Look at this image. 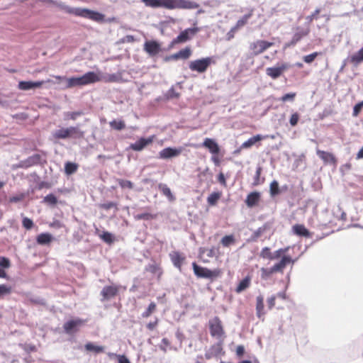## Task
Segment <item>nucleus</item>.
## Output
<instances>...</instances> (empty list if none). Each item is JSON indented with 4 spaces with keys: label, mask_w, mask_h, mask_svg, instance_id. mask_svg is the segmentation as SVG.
Wrapping results in <instances>:
<instances>
[{
    "label": "nucleus",
    "mask_w": 363,
    "mask_h": 363,
    "mask_svg": "<svg viewBox=\"0 0 363 363\" xmlns=\"http://www.w3.org/2000/svg\"><path fill=\"white\" fill-rule=\"evenodd\" d=\"M169 257L171 258V261L172 262L174 266L177 268L181 269V266L182 264L183 261L185 257L182 255V254L177 251H173L169 254Z\"/></svg>",
    "instance_id": "4be33fe9"
},
{
    "label": "nucleus",
    "mask_w": 363,
    "mask_h": 363,
    "mask_svg": "<svg viewBox=\"0 0 363 363\" xmlns=\"http://www.w3.org/2000/svg\"><path fill=\"white\" fill-rule=\"evenodd\" d=\"M262 172V167L258 165L256 168L255 174L253 178V182L252 184V186H259L264 183L265 178L261 177Z\"/></svg>",
    "instance_id": "a878e982"
},
{
    "label": "nucleus",
    "mask_w": 363,
    "mask_h": 363,
    "mask_svg": "<svg viewBox=\"0 0 363 363\" xmlns=\"http://www.w3.org/2000/svg\"><path fill=\"white\" fill-rule=\"evenodd\" d=\"M290 249V247H286L284 248H279V250H276L273 254L272 257V259H278L279 257L281 258L283 257L284 253H286Z\"/></svg>",
    "instance_id": "a19ab883"
},
{
    "label": "nucleus",
    "mask_w": 363,
    "mask_h": 363,
    "mask_svg": "<svg viewBox=\"0 0 363 363\" xmlns=\"http://www.w3.org/2000/svg\"><path fill=\"white\" fill-rule=\"evenodd\" d=\"M199 31V28L197 27L186 28L179 33L173 40V43H179L186 42L191 40Z\"/></svg>",
    "instance_id": "1a4fd4ad"
},
{
    "label": "nucleus",
    "mask_w": 363,
    "mask_h": 363,
    "mask_svg": "<svg viewBox=\"0 0 363 363\" xmlns=\"http://www.w3.org/2000/svg\"><path fill=\"white\" fill-rule=\"evenodd\" d=\"M46 162L45 156L43 154L35 153L24 160L20 161L18 167L28 168L33 165L42 164Z\"/></svg>",
    "instance_id": "423d86ee"
},
{
    "label": "nucleus",
    "mask_w": 363,
    "mask_h": 363,
    "mask_svg": "<svg viewBox=\"0 0 363 363\" xmlns=\"http://www.w3.org/2000/svg\"><path fill=\"white\" fill-rule=\"evenodd\" d=\"M234 242V237L233 235H225L221 240V244L224 247H228Z\"/></svg>",
    "instance_id": "49530a36"
},
{
    "label": "nucleus",
    "mask_w": 363,
    "mask_h": 363,
    "mask_svg": "<svg viewBox=\"0 0 363 363\" xmlns=\"http://www.w3.org/2000/svg\"><path fill=\"white\" fill-rule=\"evenodd\" d=\"M182 147H179V148L170 147H166V148L162 149L159 152V158L163 159V160H167V159L176 157L179 156L182 153Z\"/></svg>",
    "instance_id": "9b49d317"
},
{
    "label": "nucleus",
    "mask_w": 363,
    "mask_h": 363,
    "mask_svg": "<svg viewBox=\"0 0 363 363\" xmlns=\"http://www.w3.org/2000/svg\"><path fill=\"white\" fill-rule=\"evenodd\" d=\"M95 72H88L81 77H70L66 79L65 89H70L75 86H83L96 83Z\"/></svg>",
    "instance_id": "7ed1b4c3"
},
{
    "label": "nucleus",
    "mask_w": 363,
    "mask_h": 363,
    "mask_svg": "<svg viewBox=\"0 0 363 363\" xmlns=\"http://www.w3.org/2000/svg\"><path fill=\"white\" fill-rule=\"evenodd\" d=\"M317 155L326 164H335L336 158L333 154L320 150H317Z\"/></svg>",
    "instance_id": "412c9836"
},
{
    "label": "nucleus",
    "mask_w": 363,
    "mask_h": 363,
    "mask_svg": "<svg viewBox=\"0 0 363 363\" xmlns=\"http://www.w3.org/2000/svg\"><path fill=\"white\" fill-rule=\"evenodd\" d=\"M249 283H250V277L249 276H246L245 278L244 279H242L240 284H238V286H237L236 288V292L238 293H240L242 292L243 290H245V289L247 288L248 285H249Z\"/></svg>",
    "instance_id": "e433bc0d"
},
{
    "label": "nucleus",
    "mask_w": 363,
    "mask_h": 363,
    "mask_svg": "<svg viewBox=\"0 0 363 363\" xmlns=\"http://www.w3.org/2000/svg\"><path fill=\"white\" fill-rule=\"evenodd\" d=\"M22 224L23 226L27 230L31 229L33 226V220L28 218H23Z\"/></svg>",
    "instance_id": "bf43d9fd"
},
{
    "label": "nucleus",
    "mask_w": 363,
    "mask_h": 363,
    "mask_svg": "<svg viewBox=\"0 0 363 363\" xmlns=\"http://www.w3.org/2000/svg\"><path fill=\"white\" fill-rule=\"evenodd\" d=\"M84 323L82 319L77 318L70 320L64 324V330L68 334H72L77 332L79 328Z\"/></svg>",
    "instance_id": "4468645a"
},
{
    "label": "nucleus",
    "mask_w": 363,
    "mask_h": 363,
    "mask_svg": "<svg viewBox=\"0 0 363 363\" xmlns=\"http://www.w3.org/2000/svg\"><path fill=\"white\" fill-rule=\"evenodd\" d=\"M215 63L216 61L213 57H207L191 61L189 64V67L191 71L203 73L211 64Z\"/></svg>",
    "instance_id": "20e7f679"
},
{
    "label": "nucleus",
    "mask_w": 363,
    "mask_h": 363,
    "mask_svg": "<svg viewBox=\"0 0 363 363\" xmlns=\"http://www.w3.org/2000/svg\"><path fill=\"white\" fill-rule=\"evenodd\" d=\"M308 33V31H305V30H301V31L295 33L294 34V35L292 36V38L290 42V45H296L298 42H299L302 39L303 37L307 35Z\"/></svg>",
    "instance_id": "473e14b6"
},
{
    "label": "nucleus",
    "mask_w": 363,
    "mask_h": 363,
    "mask_svg": "<svg viewBox=\"0 0 363 363\" xmlns=\"http://www.w3.org/2000/svg\"><path fill=\"white\" fill-rule=\"evenodd\" d=\"M52 136L55 139H67L69 138V132L67 128H62L55 130L52 133Z\"/></svg>",
    "instance_id": "c85d7f7f"
},
{
    "label": "nucleus",
    "mask_w": 363,
    "mask_h": 363,
    "mask_svg": "<svg viewBox=\"0 0 363 363\" xmlns=\"http://www.w3.org/2000/svg\"><path fill=\"white\" fill-rule=\"evenodd\" d=\"M160 189L164 196H167L170 199H174V196L172 194L170 189L167 185H165V184L160 185Z\"/></svg>",
    "instance_id": "de8ad7c7"
},
{
    "label": "nucleus",
    "mask_w": 363,
    "mask_h": 363,
    "mask_svg": "<svg viewBox=\"0 0 363 363\" xmlns=\"http://www.w3.org/2000/svg\"><path fill=\"white\" fill-rule=\"evenodd\" d=\"M165 96L168 99H177L179 96V94L172 87L167 91Z\"/></svg>",
    "instance_id": "6e6d98bb"
},
{
    "label": "nucleus",
    "mask_w": 363,
    "mask_h": 363,
    "mask_svg": "<svg viewBox=\"0 0 363 363\" xmlns=\"http://www.w3.org/2000/svg\"><path fill=\"white\" fill-rule=\"evenodd\" d=\"M147 7L173 9H194L199 4L189 0H141Z\"/></svg>",
    "instance_id": "f257e3e1"
},
{
    "label": "nucleus",
    "mask_w": 363,
    "mask_h": 363,
    "mask_svg": "<svg viewBox=\"0 0 363 363\" xmlns=\"http://www.w3.org/2000/svg\"><path fill=\"white\" fill-rule=\"evenodd\" d=\"M95 76L97 79L96 82H104L106 83L109 82H121L122 79V74L121 72L114 73V74H103L101 72H95Z\"/></svg>",
    "instance_id": "6e6552de"
},
{
    "label": "nucleus",
    "mask_w": 363,
    "mask_h": 363,
    "mask_svg": "<svg viewBox=\"0 0 363 363\" xmlns=\"http://www.w3.org/2000/svg\"><path fill=\"white\" fill-rule=\"evenodd\" d=\"M210 334L217 340H224L225 332L222 326V323L218 317H215L208 321Z\"/></svg>",
    "instance_id": "39448f33"
},
{
    "label": "nucleus",
    "mask_w": 363,
    "mask_h": 363,
    "mask_svg": "<svg viewBox=\"0 0 363 363\" xmlns=\"http://www.w3.org/2000/svg\"><path fill=\"white\" fill-rule=\"evenodd\" d=\"M268 137H269L268 135H261V134H257L256 135L251 137V146L253 145H255L257 143H258Z\"/></svg>",
    "instance_id": "5fc2aeb1"
},
{
    "label": "nucleus",
    "mask_w": 363,
    "mask_h": 363,
    "mask_svg": "<svg viewBox=\"0 0 363 363\" xmlns=\"http://www.w3.org/2000/svg\"><path fill=\"white\" fill-rule=\"evenodd\" d=\"M118 183L122 189H132L133 188V184L129 180L119 179Z\"/></svg>",
    "instance_id": "37998d69"
},
{
    "label": "nucleus",
    "mask_w": 363,
    "mask_h": 363,
    "mask_svg": "<svg viewBox=\"0 0 363 363\" xmlns=\"http://www.w3.org/2000/svg\"><path fill=\"white\" fill-rule=\"evenodd\" d=\"M118 363H130L129 359L125 356L122 354H118L117 356Z\"/></svg>",
    "instance_id": "774afa93"
},
{
    "label": "nucleus",
    "mask_w": 363,
    "mask_h": 363,
    "mask_svg": "<svg viewBox=\"0 0 363 363\" xmlns=\"http://www.w3.org/2000/svg\"><path fill=\"white\" fill-rule=\"evenodd\" d=\"M11 289L10 286H8L5 284L0 285V297L9 294L11 293Z\"/></svg>",
    "instance_id": "13d9d810"
},
{
    "label": "nucleus",
    "mask_w": 363,
    "mask_h": 363,
    "mask_svg": "<svg viewBox=\"0 0 363 363\" xmlns=\"http://www.w3.org/2000/svg\"><path fill=\"white\" fill-rule=\"evenodd\" d=\"M318 55V52H314L313 53L303 56V60L306 63L311 64L315 60Z\"/></svg>",
    "instance_id": "603ef678"
},
{
    "label": "nucleus",
    "mask_w": 363,
    "mask_h": 363,
    "mask_svg": "<svg viewBox=\"0 0 363 363\" xmlns=\"http://www.w3.org/2000/svg\"><path fill=\"white\" fill-rule=\"evenodd\" d=\"M261 199V193L257 191H251V208L257 206Z\"/></svg>",
    "instance_id": "f704fd0d"
},
{
    "label": "nucleus",
    "mask_w": 363,
    "mask_h": 363,
    "mask_svg": "<svg viewBox=\"0 0 363 363\" xmlns=\"http://www.w3.org/2000/svg\"><path fill=\"white\" fill-rule=\"evenodd\" d=\"M292 233L299 237L311 238L312 233L303 224H295L292 226Z\"/></svg>",
    "instance_id": "f3484780"
},
{
    "label": "nucleus",
    "mask_w": 363,
    "mask_h": 363,
    "mask_svg": "<svg viewBox=\"0 0 363 363\" xmlns=\"http://www.w3.org/2000/svg\"><path fill=\"white\" fill-rule=\"evenodd\" d=\"M82 115H84V112L82 111H67V112H64V113H63L65 121H68V120L75 121V120H77V118L79 116H81Z\"/></svg>",
    "instance_id": "c756f323"
},
{
    "label": "nucleus",
    "mask_w": 363,
    "mask_h": 363,
    "mask_svg": "<svg viewBox=\"0 0 363 363\" xmlns=\"http://www.w3.org/2000/svg\"><path fill=\"white\" fill-rule=\"evenodd\" d=\"M154 135L145 138H141L138 140L130 145V149L134 151H142L145 147L151 144L154 140Z\"/></svg>",
    "instance_id": "ddd939ff"
},
{
    "label": "nucleus",
    "mask_w": 363,
    "mask_h": 363,
    "mask_svg": "<svg viewBox=\"0 0 363 363\" xmlns=\"http://www.w3.org/2000/svg\"><path fill=\"white\" fill-rule=\"evenodd\" d=\"M288 66L285 64H282L279 67H268L266 70L267 74L272 77L273 79L279 78L287 69Z\"/></svg>",
    "instance_id": "a211bd4d"
},
{
    "label": "nucleus",
    "mask_w": 363,
    "mask_h": 363,
    "mask_svg": "<svg viewBox=\"0 0 363 363\" xmlns=\"http://www.w3.org/2000/svg\"><path fill=\"white\" fill-rule=\"evenodd\" d=\"M118 286L116 285L106 286L101 291V295L103 298L102 301L109 300L116 296L118 292Z\"/></svg>",
    "instance_id": "dca6fc26"
},
{
    "label": "nucleus",
    "mask_w": 363,
    "mask_h": 363,
    "mask_svg": "<svg viewBox=\"0 0 363 363\" xmlns=\"http://www.w3.org/2000/svg\"><path fill=\"white\" fill-rule=\"evenodd\" d=\"M221 196V193L213 192L207 198V202L210 206H215Z\"/></svg>",
    "instance_id": "72a5a7b5"
},
{
    "label": "nucleus",
    "mask_w": 363,
    "mask_h": 363,
    "mask_svg": "<svg viewBox=\"0 0 363 363\" xmlns=\"http://www.w3.org/2000/svg\"><path fill=\"white\" fill-rule=\"evenodd\" d=\"M266 230V227L265 225L262 226V227H259L257 230H256L255 232H254V234H253V239L254 240H256L257 239L262 233L263 232Z\"/></svg>",
    "instance_id": "e2e57ef3"
},
{
    "label": "nucleus",
    "mask_w": 363,
    "mask_h": 363,
    "mask_svg": "<svg viewBox=\"0 0 363 363\" xmlns=\"http://www.w3.org/2000/svg\"><path fill=\"white\" fill-rule=\"evenodd\" d=\"M85 350L89 352H93L95 353H100L104 352V347L103 346L96 345L92 342H87L84 345Z\"/></svg>",
    "instance_id": "2f4dec72"
},
{
    "label": "nucleus",
    "mask_w": 363,
    "mask_h": 363,
    "mask_svg": "<svg viewBox=\"0 0 363 363\" xmlns=\"http://www.w3.org/2000/svg\"><path fill=\"white\" fill-rule=\"evenodd\" d=\"M260 257L264 259H272V253L271 252L270 248L268 247H264L260 252Z\"/></svg>",
    "instance_id": "3c124183"
},
{
    "label": "nucleus",
    "mask_w": 363,
    "mask_h": 363,
    "mask_svg": "<svg viewBox=\"0 0 363 363\" xmlns=\"http://www.w3.org/2000/svg\"><path fill=\"white\" fill-rule=\"evenodd\" d=\"M202 145L210 151L213 155H218L220 152V147L218 143L211 138H206Z\"/></svg>",
    "instance_id": "aec40b11"
},
{
    "label": "nucleus",
    "mask_w": 363,
    "mask_h": 363,
    "mask_svg": "<svg viewBox=\"0 0 363 363\" xmlns=\"http://www.w3.org/2000/svg\"><path fill=\"white\" fill-rule=\"evenodd\" d=\"M101 207L104 209H106V210H109L112 208H116V203H114V202H112V201H110V202H107V203H104L103 204L101 205Z\"/></svg>",
    "instance_id": "69168bd1"
},
{
    "label": "nucleus",
    "mask_w": 363,
    "mask_h": 363,
    "mask_svg": "<svg viewBox=\"0 0 363 363\" xmlns=\"http://www.w3.org/2000/svg\"><path fill=\"white\" fill-rule=\"evenodd\" d=\"M274 273H275V272L272 270V267L268 268L262 267L261 269V277L263 279H269L271 275Z\"/></svg>",
    "instance_id": "58836bf2"
},
{
    "label": "nucleus",
    "mask_w": 363,
    "mask_h": 363,
    "mask_svg": "<svg viewBox=\"0 0 363 363\" xmlns=\"http://www.w3.org/2000/svg\"><path fill=\"white\" fill-rule=\"evenodd\" d=\"M191 55V50L190 48L186 47L184 49L179 50L174 54L173 58L175 60L182 59L186 60L190 57Z\"/></svg>",
    "instance_id": "393cba45"
},
{
    "label": "nucleus",
    "mask_w": 363,
    "mask_h": 363,
    "mask_svg": "<svg viewBox=\"0 0 363 363\" xmlns=\"http://www.w3.org/2000/svg\"><path fill=\"white\" fill-rule=\"evenodd\" d=\"M253 50V52L255 54V55H257L260 52H262L264 50V48H262L261 43H260V40H258L257 42L256 43H254L252 46L251 45V50Z\"/></svg>",
    "instance_id": "8fccbe9b"
},
{
    "label": "nucleus",
    "mask_w": 363,
    "mask_h": 363,
    "mask_svg": "<svg viewBox=\"0 0 363 363\" xmlns=\"http://www.w3.org/2000/svg\"><path fill=\"white\" fill-rule=\"evenodd\" d=\"M350 60L355 67L363 62V47L352 55L350 57Z\"/></svg>",
    "instance_id": "5701e85b"
},
{
    "label": "nucleus",
    "mask_w": 363,
    "mask_h": 363,
    "mask_svg": "<svg viewBox=\"0 0 363 363\" xmlns=\"http://www.w3.org/2000/svg\"><path fill=\"white\" fill-rule=\"evenodd\" d=\"M281 193L279 182L273 180L269 185V194L272 197H275Z\"/></svg>",
    "instance_id": "bb28decb"
},
{
    "label": "nucleus",
    "mask_w": 363,
    "mask_h": 363,
    "mask_svg": "<svg viewBox=\"0 0 363 363\" xmlns=\"http://www.w3.org/2000/svg\"><path fill=\"white\" fill-rule=\"evenodd\" d=\"M152 218V216L148 213H140L135 216L137 220H149Z\"/></svg>",
    "instance_id": "0e129e2a"
},
{
    "label": "nucleus",
    "mask_w": 363,
    "mask_h": 363,
    "mask_svg": "<svg viewBox=\"0 0 363 363\" xmlns=\"http://www.w3.org/2000/svg\"><path fill=\"white\" fill-rule=\"evenodd\" d=\"M296 94L295 92H289L284 94L279 100L282 102L290 101L293 102L296 98Z\"/></svg>",
    "instance_id": "ea45409f"
},
{
    "label": "nucleus",
    "mask_w": 363,
    "mask_h": 363,
    "mask_svg": "<svg viewBox=\"0 0 363 363\" xmlns=\"http://www.w3.org/2000/svg\"><path fill=\"white\" fill-rule=\"evenodd\" d=\"M300 114L298 112H294L291 114L289 118V123L292 127L296 126L299 121Z\"/></svg>",
    "instance_id": "09e8293b"
},
{
    "label": "nucleus",
    "mask_w": 363,
    "mask_h": 363,
    "mask_svg": "<svg viewBox=\"0 0 363 363\" xmlns=\"http://www.w3.org/2000/svg\"><path fill=\"white\" fill-rule=\"evenodd\" d=\"M156 310V304L152 302L148 306L145 311L142 313L143 318H148Z\"/></svg>",
    "instance_id": "79ce46f5"
},
{
    "label": "nucleus",
    "mask_w": 363,
    "mask_h": 363,
    "mask_svg": "<svg viewBox=\"0 0 363 363\" xmlns=\"http://www.w3.org/2000/svg\"><path fill=\"white\" fill-rule=\"evenodd\" d=\"M10 265V261L8 258L4 257H0V267L4 268H9Z\"/></svg>",
    "instance_id": "052dcab7"
},
{
    "label": "nucleus",
    "mask_w": 363,
    "mask_h": 363,
    "mask_svg": "<svg viewBox=\"0 0 363 363\" xmlns=\"http://www.w3.org/2000/svg\"><path fill=\"white\" fill-rule=\"evenodd\" d=\"M45 83L44 81H21L18 84V88L21 90H30L40 87Z\"/></svg>",
    "instance_id": "6ab92c4d"
},
{
    "label": "nucleus",
    "mask_w": 363,
    "mask_h": 363,
    "mask_svg": "<svg viewBox=\"0 0 363 363\" xmlns=\"http://www.w3.org/2000/svg\"><path fill=\"white\" fill-rule=\"evenodd\" d=\"M144 50L150 56H155L161 51V45L155 40L146 41L144 44Z\"/></svg>",
    "instance_id": "2eb2a0df"
},
{
    "label": "nucleus",
    "mask_w": 363,
    "mask_h": 363,
    "mask_svg": "<svg viewBox=\"0 0 363 363\" xmlns=\"http://www.w3.org/2000/svg\"><path fill=\"white\" fill-rule=\"evenodd\" d=\"M257 315L259 318H262L264 316V299L263 297L259 296L257 297L256 304Z\"/></svg>",
    "instance_id": "cd10ccee"
},
{
    "label": "nucleus",
    "mask_w": 363,
    "mask_h": 363,
    "mask_svg": "<svg viewBox=\"0 0 363 363\" xmlns=\"http://www.w3.org/2000/svg\"><path fill=\"white\" fill-rule=\"evenodd\" d=\"M247 15H245L242 18L238 20L236 23V26L230 30V33H234L237 29H238L241 26H243L247 21Z\"/></svg>",
    "instance_id": "a18cd8bd"
},
{
    "label": "nucleus",
    "mask_w": 363,
    "mask_h": 363,
    "mask_svg": "<svg viewBox=\"0 0 363 363\" xmlns=\"http://www.w3.org/2000/svg\"><path fill=\"white\" fill-rule=\"evenodd\" d=\"M52 235L49 233H41L38 235L36 241L40 245H47L52 240Z\"/></svg>",
    "instance_id": "7c9ffc66"
},
{
    "label": "nucleus",
    "mask_w": 363,
    "mask_h": 363,
    "mask_svg": "<svg viewBox=\"0 0 363 363\" xmlns=\"http://www.w3.org/2000/svg\"><path fill=\"white\" fill-rule=\"evenodd\" d=\"M77 169V164L73 162H67L65 165V171L67 174H72Z\"/></svg>",
    "instance_id": "4c0bfd02"
},
{
    "label": "nucleus",
    "mask_w": 363,
    "mask_h": 363,
    "mask_svg": "<svg viewBox=\"0 0 363 363\" xmlns=\"http://www.w3.org/2000/svg\"><path fill=\"white\" fill-rule=\"evenodd\" d=\"M320 13V9H316L314 12L310 15V16H308L306 17V20L308 21V22L311 23L313 21V19L315 18H317V16Z\"/></svg>",
    "instance_id": "680f3d73"
},
{
    "label": "nucleus",
    "mask_w": 363,
    "mask_h": 363,
    "mask_svg": "<svg viewBox=\"0 0 363 363\" xmlns=\"http://www.w3.org/2000/svg\"><path fill=\"white\" fill-rule=\"evenodd\" d=\"M101 239L107 242V243H111L113 241V235L111 233L108 232H104L101 235Z\"/></svg>",
    "instance_id": "4d7b16f0"
},
{
    "label": "nucleus",
    "mask_w": 363,
    "mask_h": 363,
    "mask_svg": "<svg viewBox=\"0 0 363 363\" xmlns=\"http://www.w3.org/2000/svg\"><path fill=\"white\" fill-rule=\"evenodd\" d=\"M363 108V101H359L357 103L354 107L352 111V116L357 117L362 111Z\"/></svg>",
    "instance_id": "c03bdc74"
},
{
    "label": "nucleus",
    "mask_w": 363,
    "mask_h": 363,
    "mask_svg": "<svg viewBox=\"0 0 363 363\" xmlns=\"http://www.w3.org/2000/svg\"><path fill=\"white\" fill-rule=\"evenodd\" d=\"M109 125L111 128L116 130H121L125 127L124 121L121 120H113L109 123Z\"/></svg>",
    "instance_id": "c9c22d12"
},
{
    "label": "nucleus",
    "mask_w": 363,
    "mask_h": 363,
    "mask_svg": "<svg viewBox=\"0 0 363 363\" xmlns=\"http://www.w3.org/2000/svg\"><path fill=\"white\" fill-rule=\"evenodd\" d=\"M236 355L238 357L240 358L243 356L245 353V347L242 345H238L236 348Z\"/></svg>",
    "instance_id": "338daca9"
},
{
    "label": "nucleus",
    "mask_w": 363,
    "mask_h": 363,
    "mask_svg": "<svg viewBox=\"0 0 363 363\" xmlns=\"http://www.w3.org/2000/svg\"><path fill=\"white\" fill-rule=\"evenodd\" d=\"M45 1L53 4L67 13H72L96 22H101L104 20V15L97 11L82 8H72L62 2L55 1L54 0H45Z\"/></svg>",
    "instance_id": "f03ea898"
},
{
    "label": "nucleus",
    "mask_w": 363,
    "mask_h": 363,
    "mask_svg": "<svg viewBox=\"0 0 363 363\" xmlns=\"http://www.w3.org/2000/svg\"><path fill=\"white\" fill-rule=\"evenodd\" d=\"M192 265L194 274L199 278L213 279L220 274L218 269L210 270L197 265L195 262Z\"/></svg>",
    "instance_id": "0eeeda50"
},
{
    "label": "nucleus",
    "mask_w": 363,
    "mask_h": 363,
    "mask_svg": "<svg viewBox=\"0 0 363 363\" xmlns=\"http://www.w3.org/2000/svg\"><path fill=\"white\" fill-rule=\"evenodd\" d=\"M297 259H293L289 255H284L280 260L275 263L272 267V270L276 272H281L283 269L289 264H294Z\"/></svg>",
    "instance_id": "9d476101"
},
{
    "label": "nucleus",
    "mask_w": 363,
    "mask_h": 363,
    "mask_svg": "<svg viewBox=\"0 0 363 363\" xmlns=\"http://www.w3.org/2000/svg\"><path fill=\"white\" fill-rule=\"evenodd\" d=\"M44 201L50 205L53 206L57 203V197L54 194H50L44 198Z\"/></svg>",
    "instance_id": "864d4df0"
},
{
    "label": "nucleus",
    "mask_w": 363,
    "mask_h": 363,
    "mask_svg": "<svg viewBox=\"0 0 363 363\" xmlns=\"http://www.w3.org/2000/svg\"><path fill=\"white\" fill-rule=\"evenodd\" d=\"M69 132V138L77 139L84 137V132L78 126H70L67 128Z\"/></svg>",
    "instance_id": "b1692460"
},
{
    "label": "nucleus",
    "mask_w": 363,
    "mask_h": 363,
    "mask_svg": "<svg viewBox=\"0 0 363 363\" xmlns=\"http://www.w3.org/2000/svg\"><path fill=\"white\" fill-rule=\"evenodd\" d=\"M218 342L212 345L208 351L205 353V357L207 359H210L213 357H218L220 354H223V343L224 340H218Z\"/></svg>",
    "instance_id": "f8f14e48"
}]
</instances>
